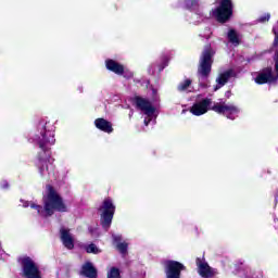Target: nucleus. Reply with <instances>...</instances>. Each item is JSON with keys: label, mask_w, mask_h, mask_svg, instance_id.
<instances>
[{"label": "nucleus", "mask_w": 278, "mask_h": 278, "mask_svg": "<svg viewBox=\"0 0 278 278\" xmlns=\"http://www.w3.org/2000/svg\"><path fill=\"white\" fill-rule=\"evenodd\" d=\"M46 216H52L53 212H66V205L55 189L47 186V195L43 197Z\"/></svg>", "instance_id": "1"}, {"label": "nucleus", "mask_w": 278, "mask_h": 278, "mask_svg": "<svg viewBox=\"0 0 278 278\" xmlns=\"http://www.w3.org/2000/svg\"><path fill=\"white\" fill-rule=\"evenodd\" d=\"M231 14H233L231 0H220L219 7L213 11V16H215L218 23H227V20L231 18Z\"/></svg>", "instance_id": "2"}, {"label": "nucleus", "mask_w": 278, "mask_h": 278, "mask_svg": "<svg viewBox=\"0 0 278 278\" xmlns=\"http://www.w3.org/2000/svg\"><path fill=\"white\" fill-rule=\"evenodd\" d=\"M102 227L104 229H110L112 225V219L114 218V212H116V206L112 203V200L105 199L100 207Z\"/></svg>", "instance_id": "3"}, {"label": "nucleus", "mask_w": 278, "mask_h": 278, "mask_svg": "<svg viewBox=\"0 0 278 278\" xmlns=\"http://www.w3.org/2000/svg\"><path fill=\"white\" fill-rule=\"evenodd\" d=\"M20 263L23 268L24 277L26 278H42L40 276V268L29 256L20 258Z\"/></svg>", "instance_id": "4"}, {"label": "nucleus", "mask_w": 278, "mask_h": 278, "mask_svg": "<svg viewBox=\"0 0 278 278\" xmlns=\"http://www.w3.org/2000/svg\"><path fill=\"white\" fill-rule=\"evenodd\" d=\"M211 110L217 114H224V116H227V118H231L232 121L236 118L233 116L239 112L236 105L226 102H216Z\"/></svg>", "instance_id": "5"}, {"label": "nucleus", "mask_w": 278, "mask_h": 278, "mask_svg": "<svg viewBox=\"0 0 278 278\" xmlns=\"http://www.w3.org/2000/svg\"><path fill=\"white\" fill-rule=\"evenodd\" d=\"M198 73L202 77H207L210 75V73H212V49L207 48L202 53Z\"/></svg>", "instance_id": "6"}, {"label": "nucleus", "mask_w": 278, "mask_h": 278, "mask_svg": "<svg viewBox=\"0 0 278 278\" xmlns=\"http://www.w3.org/2000/svg\"><path fill=\"white\" fill-rule=\"evenodd\" d=\"M186 267L184 264L176 261L165 262V273L167 278H179L181 277V270Z\"/></svg>", "instance_id": "7"}, {"label": "nucleus", "mask_w": 278, "mask_h": 278, "mask_svg": "<svg viewBox=\"0 0 278 278\" xmlns=\"http://www.w3.org/2000/svg\"><path fill=\"white\" fill-rule=\"evenodd\" d=\"M210 105H212V99L205 98L199 102H195L190 108V112L191 114H193V116H203V114H207Z\"/></svg>", "instance_id": "8"}, {"label": "nucleus", "mask_w": 278, "mask_h": 278, "mask_svg": "<svg viewBox=\"0 0 278 278\" xmlns=\"http://www.w3.org/2000/svg\"><path fill=\"white\" fill-rule=\"evenodd\" d=\"M274 81H277V75L273 73L270 67L262 70L255 78L256 84H273Z\"/></svg>", "instance_id": "9"}, {"label": "nucleus", "mask_w": 278, "mask_h": 278, "mask_svg": "<svg viewBox=\"0 0 278 278\" xmlns=\"http://www.w3.org/2000/svg\"><path fill=\"white\" fill-rule=\"evenodd\" d=\"M106 68L116 75H124V77H127L128 79L134 77V74L129 70H125L123 65L118 64L114 60L106 61Z\"/></svg>", "instance_id": "10"}, {"label": "nucleus", "mask_w": 278, "mask_h": 278, "mask_svg": "<svg viewBox=\"0 0 278 278\" xmlns=\"http://www.w3.org/2000/svg\"><path fill=\"white\" fill-rule=\"evenodd\" d=\"M136 106L138 108V110H141V112H143V114H146V116H153L155 109L153 108V104L150 103L149 100L144 99V98H136Z\"/></svg>", "instance_id": "11"}, {"label": "nucleus", "mask_w": 278, "mask_h": 278, "mask_svg": "<svg viewBox=\"0 0 278 278\" xmlns=\"http://www.w3.org/2000/svg\"><path fill=\"white\" fill-rule=\"evenodd\" d=\"M94 125L98 129L105 131L106 134H112V131H114L112 128V123L108 122L106 119L98 118L94 121Z\"/></svg>", "instance_id": "12"}, {"label": "nucleus", "mask_w": 278, "mask_h": 278, "mask_svg": "<svg viewBox=\"0 0 278 278\" xmlns=\"http://www.w3.org/2000/svg\"><path fill=\"white\" fill-rule=\"evenodd\" d=\"M61 239L66 249H73L75 247L73 236H71V232H68L67 229H61Z\"/></svg>", "instance_id": "13"}, {"label": "nucleus", "mask_w": 278, "mask_h": 278, "mask_svg": "<svg viewBox=\"0 0 278 278\" xmlns=\"http://www.w3.org/2000/svg\"><path fill=\"white\" fill-rule=\"evenodd\" d=\"M231 75H233V71L231 70L220 74L219 77L217 78L218 86L215 87V91L218 90L219 88H223V86H225L227 81H229V77H231Z\"/></svg>", "instance_id": "14"}, {"label": "nucleus", "mask_w": 278, "mask_h": 278, "mask_svg": "<svg viewBox=\"0 0 278 278\" xmlns=\"http://www.w3.org/2000/svg\"><path fill=\"white\" fill-rule=\"evenodd\" d=\"M83 275L88 278H97V269L92 266V264L87 263L83 266Z\"/></svg>", "instance_id": "15"}, {"label": "nucleus", "mask_w": 278, "mask_h": 278, "mask_svg": "<svg viewBox=\"0 0 278 278\" xmlns=\"http://www.w3.org/2000/svg\"><path fill=\"white\" fill-rule=\"evenodd\" d=\"M114 242L116 243V249L122 253V255H125L127 253V242H121L122 237L121 236H113Z\"/></svg>", "instance_id": "16"}, {"label": "nucleus", "mask_w": 278, "mask_h": 278, "mask_svg": "<svg viewBox=\"0 0 278 278\" xmlns=\"http://www.w3.org/2000/svg\"><path fill=\"white\" fill-rule=\"evenodd\" d=\"M198 268L199 275H201V277H212V269L210 268V265H207V263L198 264Z\"/></svg>", "instance_id": "17"}, {"label": "nucleus", "mask_w": 278, "mask_h": 278, "mask_svg": "<svg viewBox=\"0 0 278 278\" xmlns=\"http://www.w3.org/2000/svg\"><path fill=\"white\" fill-rule=\"evenodd\" d=\"M228 40H230L232 45H240V35H238L236 30L230 29L228 31Z\"/></svg>", "instance_id": "18"}, {"label": "nucleus", "mask_w": 278, "mask_h": 278, "mask_svg": "<svg viewBox=\"0 0 278 278\" xmlns=\"http://www.w3.org/2000/svg\"><path fill=\"white\" fill-rule=\"evenodd\" d=\"M191 84H192V80L190 79H186L182 83H180V85L178 86L179 92H186V90L190 88Z\"/></svg>", "instance_id": "19"}, {"label": "nucleus", "mask_w": 278, "mask_h": 278, "mask_svg": "<svg viewBox=\"0 0 278 278\" xmlns=\"http://www.w3.org/2000/svg\"><path fill=\"white\" fill-rule=\"evenodd\" d=\"M86 251L87 253H93L94 255H97V253H101V250L98 247H96L93 243L89 244L86 248Z\"/></svg>", "instance_id": "20"}, {"label": "nucleus", "mask_w": 278, "mask_h": 278, "mask_svg": "<svg viewBox=\"0 0 278 278\" xmlns=\"http://www.w3.org/2000/svg\"><path fill=\"white\" fill-rule=\"evenodd\" d=\"M43 140L47 141L49 144H55V138L51 132H46V135H43Z\"/></svg>", "instance_id": "21"}, {"label": "nucleus", "mask_w": 278, "mask_h": 278, "mask_svg": "<svg viewBox=\"0 0 278 278\" xmlns=\"http://www.w3.org/2000/svg\"><path fill=\"white\" fill-rule=\"evenodd\" d=\"M109 278H121V271L117 268H112L108 275Z\"/></svg>", "instance_id": "22"}, {"label": "nucleus", "mask_w": 278, "mask_h": 278, "mask_svg": "<svg viewBox=\"0 0 278 278\" xmlns=\"http://www.w3.org/2000/svg\"><path fill=\"white\" fill-rule=\"evenodd\" d=\"M269 18H270V15L267 14V15H265L264 17H261V18H260V22H261V23H266V21H269Z\"/></svg>", "instance_id": "23"}, {"label": "nucleus", "mask_w": 278, "mask_h": 278, "mask_svg": "<svg viewBox=\"0 0 278 278\" xmlns=\"http://www.w3.org/2000/svg\"><path fill=\"white\" fill-rule=\"evenodd\" d=\"M149 123H151V116H150V117L148 116V118L144 119V125H146V126H148Z\"/></svg>", "instance_id": "24"}, {"label": "nucleus", "mask_w": 278, "mask_h": 278, "mask_svg": "<svg viewBox=\"0 0 278 278\" xmlns=\"http://www.w3.org/2000/svg\"><path fill=\"white\" fill-rule=\"evenodd\" d=\"M31 207H36L37 208V212H40V210H42V206H40V205H31Z\"/></svg>", "instance_id": "25"}, {"label": "nucleus", "mask_w": 278, "mask_h": 278, "mask_svg": "<svg viewBox=\"0 0 278 278\" xmlns=\"http://www.w3.org/2000/svg\"><path fill=\"white\" fill-rule=\"evenodd\" d=\"M200 86H201L202 88H207V87H208L207 84H203V83H201Z\"/></svg>", "instance_id": "26"}, {"label": "nucleus", "mask_w": 278, "mask_h": 278, "mask_svg": "<svg viewBox=\"0 0 278 278\" xmlns=\"http://www.w3.org/2000/svg\"><path fill=\"white\" fill-rule=\"evenodd\" d=\"M274 34H275V40L277 41L278 40V35H277V30H275V28H274Z\"/></svg>", "instance_id": "27"}, {"label": "nucleus", "mask_w": 278, "mask_h": 278, "mask_svg": "<svg viewBox=\"0 0 278 278\" xmlns=\"http://www.w3.org/2000/svg\"><path fill=\"white\" fill-rule=\"evenodd\" d=\"M275 66H276V71H278V60L277 59H276Z\"/></svg>", "instance_id": "28"}, {"label": "nucleus", "mask_w": 278, "mask_h": 278, "mask_svg": "<svg viewBox=\"0 0 278 278\" xmlns=\"http://www.w3.org/2000/svg\"><path fill=\"white\" fill-rule=\"evenodd\" d=\"M40 149H45V143H39Z\"/></svg>", "instance_id": "29"}]
</instances>
